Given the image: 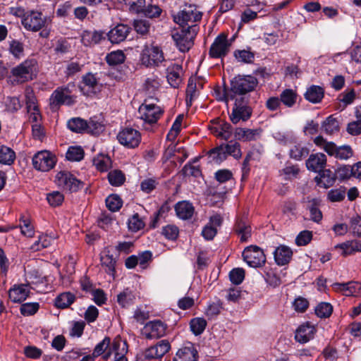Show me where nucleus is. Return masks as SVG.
Instances as JSON below:
<instances>
[{
    "label": "nucleus",
    "mask_w": 361,
    "mask_h": 361,
    "mask_svg": "<svg viewBox=\"0 0 361 361\" xmlns=\"http://www.w3.org/2000/svg\"><path fill=\"white\" fill-rule=\"evenodd\" d=\"M258 84L257 79L252 75H237L230 82V97L240 101L250 99V93Z\"/></svg>",
    "instance_id": "nucleus-1"
},
{
    "label": "nucleus",
    "mask_w": 361,
    "mask_h": 361,
    "mask_svg": "<svg viewBox=\"0 0 361 361\" xmlns=\"http://www.w3.org/2000/svg\"><path fill=\"white\" fill-rule=\"evenodd\" d=\"M314 143L323 149L329 156L334 157L340 160H348L354 154L353 150L350 145H344L338 147L333 142L326 141L321 135L314 138Z\"/></svg>",
    "instance_id": "nucleus-2"
},
{
    "label": "nucleus",
    "mask_w": 361,
    "mask_h": 361,
    "mask_svg": "<svg viewBox=\"0 0 361 361\" xmlns=\"http://www.w3.org/2000/svg\"><path fill=\"white\" fill-rule=\"evenodd\" d=\"M37 63L35 59H27L14 67L11 74L18 83H24L33 80L37 72Z\"/></svg>",
    "instance_id": "nucleus-3"
},
{
    "label": "nucleus",
    "mask_w": 361,
    "mask_h": 361,
    "mask_svg": "<svg viewBox=\"0 0 361 361\" xmlns=\"http://www.w3.org/2000/svg\"><path fill=\"white\" fill-rule=\"evenodd\" d=\"M197 30V25H191L187 28L183 27L180 31H176L172 35V38L180 51H188L192 47Z\"/></svg>",
    "instance_id": "nucleus-4"
},
{
    "label": "nucleus",
    "mask_w": 361,
    "mask_h": 361,
    "mask_svg": "<svg viewBox=\"0 0 361 361\" xmlns=\"http://www.w3.org/2000/svg\"><path fill=\"white\" fill-rule=\"evenodd\" d=\"M243 260L253 268L261 267L266 262V256L262 249L257 245H250L243 252Z\"/></svg>",
    "instance_id": "nucleus-5"
},
{
    "label": "nucleus",
    "mask_w": 361,
    "mask_h": 361,
    "mask_svg": "<svg viewBox=\"0 0 361 361\" xmlns=\"http://www.w3.org/2000/svg\"><path fill=\"white\" fill-rule=\"evenodd\" d=\"M234 102L232 112L230 115V119L233 124H237L239 121H247L252 115V109L248 105L250 99L240 101L238 99H231Z\"/></svg>",
    "instance_id": "nucleus-6"
},
{
    "label": "nucleus",
    "mask_w": 361,
    "mask_h": 361,
    "mask_svg": "<svg viewBox=\"0 0 361 361\" xmlns=\"http://www.w3.org/2000/svg\"><path fill=\"white\" fill-rule=\"evenodd\" d=\"M56 164V157L49 151L43 150L36 153L32 157L33 167L40 171H49Z\"/></svg>",
    "instance_id": "nucleus-7"
},
{
    "label": "nucleus",
    "mask_w": 361,
    "mask_h": 361,
    "mask_svg": "<svg viewBox=\"0 0 361 361\" xmlns=\"http://www.w3.org/2000/svg\"><path fill=\"white\" fill-rule=\"evenodd\" d=\"M202 13L197 10L195 5H188L179 11L176 15L173 16V20L179 24L181 27L187 25L189 22L195 23L200 20L202 18Z\"/></svg>",
    "instance_id": "nucleus-8"
},
{
    "label": "nucleus",
    "mask_w": 361,
    "mask_h": 361,
    "mask_svg": "<svg viewBox=\"0 0 361 361\" xmlns=\"http://www.w3.org/2000/svg\"><path fill=\"white\" fill-rule=\"evenodd\" d=\"M167 325L159 319L149 321L141 330L142 336L148 340L157 339L166 334Z\"/></svg>",
    "instance_id": "nucleus-9"
},
{
    "label": "nucleus",
    "mask_w": 361,
    "mask_h": 361,
    "mask_svg": "<svg viewBox=\"0 0 361 361\" xmlns=\"http://www.w3.org/2000/svg\"><path fill=\"white\" fill-rule=\"evenodd\" d=\"M227 37V35L223 32L215 38L209 51L211 58H224L228 54L231 43L228 42Z\"/></svg>",
    "instance_id": "nucleus-10"
},
{
    "label": "nucleus",
    "mask_w": 361,
    "mask_h": 361,
    "mask_svg": "<svg viewBox=\"0 0 361 361\" xmlns=\"http://www.w3.org/2000/svg\"><path fill=\"white\" fill-rule=\"evenodd\" d=\"M141 61L146 66H158L164 61L163 51L157 46L146 47L142 50Z\"/></svg>",
    "instance_id": "nucleus-11"
},
{
    "label": "nucleus",
    "mask_w": 361,
    "mask_h": 361,
    "mask_svg": "<svg viewBox=\"0 0 361 361\" xmlns=\"http://www.w3.org/2000/svg\"><path fill=\"white\" fill-rule=\"evenodd\" d=\"M171 350V343L168 340L163 339L146 348L142 353L137 354L139 356H143L147 360L161 358Z\"/></svg>",
    "instance_id": "nucleus-12"
},
{
    "label": "nucleus",
    "mask_w": 361,
    "mask_h": 361,
    "mask_svg": "<svg viewBox=\"0 0 361 361\" xmlns=\"http://www.w3.org/2000/svg\"><path fill=\"white\" fill-rule=\"evenodd\" d=\"M117 139L122 145L128 148H135L141 141V135L140 132L134 128H125L118 133Z\"/></svg>",
    "instance_id": "nucleus-13"
},
{
    "label": "nucleus",
    "mask_w": 361,
    "mask_h": 361,
    "mask_svg": "<svg viewBox=\"0 0 361 361\" xmlns=\"http://www.w3.org/2000/svg\"><path fill=\"white\" fill-rule=\"evenodd\" d=\"M138 114L141 119L151 124L159 120L163 111L160 106L154 104H147V101L145 100V102L139 107Z\"/></svg>",
    "instance_id": "nucleus-14"
},
{
    "label": "nucleus",
    "mask_w": 361,
    "mask_h": 361,
    "mask_svg": "<svg viewBox=\"0 0 361 361\" xmlns=\"http://www.w3.org/2000/svg\"><path fill=\"white\" fill-rule=\"evenodd\" d=\"M57 184L70 192H76L83 187V183L68 171H60L56 176Z\"/></svg>",
    "instance_id": "nucleus-15"
},
{
    "label": "nucleus",
    "mask_w": 361,
    "mask_h": 361,
    "mask_svg": "<svg viewBox=\"0 0 361 361\" xmlns=\"http://www.w3.org/2000/svg\"><path fill=\"white\" fill-rule=\"evenodd\" d=\"M46 23V19L42 18V14L38 11H31L25 15L22 20V24L27 30L37 32L41 30Z\"/></svg>",
    "instance_id": "nucleus-16"
},
{
    "label": "nucleus",
    "mask_w": 361,
    "mask_h": 361,
    "mask_svg": "<svg viewBox=\"0 0 361 361\" xmlns=\"http://www.w3.org/2000/svg\"><path fill=\"white\" fill-rule=\"evenodd\" d=\"M209 129L214 135L224 140H228L233 134L231 125L220 118L213 120Z\"/></svg>",
    "instance_id": "nucleus-17"
},
{
    "label": "nucleus",
    "mask_w": 361,
    "mask_h": 361,
    "mask_svg": "<svg viewBox=\"0 0 361 361\" xmlns=\"http://www.w3.org/2000/svg\"><path fill=\"white\" fill-rule=\"evenodd\" d=\"M50 106L52 108L66 104L71 105L74 101L70 95L68 87H58L56 89L50 97Z\"/></svg>",
    "instance_id": "nucleus-18"
},
{
    "label": "nucleus",
    "mask_w": 361,
    "mask_h": 361,
    "mask_svg": "<svg viewBox=\"0 0 361 361\" xmlns=\"http://www.w3.org/2000/svg\"><path fill=\"white\" fill-rule=\"evenodd\" d=\"M197 350L191 343L179 348L174 357V361H197Z\"/></svg>",
    "instance_id": "nucleus-19"
},
{
    "label": "nucleus",
    "mask_w": 361,
    "mask_h": 361,
    "mask_svg": "<svg viewBox=\"0 0 361 361\" xmlns=\"http://www.w3.org/2000/svg\"><path fill=\"white\" fill-rule=\"evenodd\" d=\"M326 157L323 153L312 154L306 161L308 170L320 173L326 166Z\"/></svg>",
    "instance_id": "nucleus-20"
},
{
    "label": "nucleus",
    "mask_w": 361,
    "mask_h": 361,
    "mask_svg": "<svg viewBox=\"0 0 361 361\" xmlns=\"http://www.w3.org/2000/svg\"><path fill=\"white\" fill-rule=\"evenodd\" d=\"M100 261L102 267L104 269L105 271L111 276H114L117 257L114 256L109 250L105 249L101 254Z\"/></svg>",
    "instance_id": "nucleus-21"
},
{
    "label": "nucleus",
    "mask_w": 361,
    "mask_h": 361,
    "mask_svg": "<svg viewBox=\"0 0 361 361\" xmlns=\"http://www.w3.org/2000/svg\"><path fill=\"white\" fill-rule=\"evenodd\" d=\"M314 333V326L309 323H306L300 325L297 329L295 338L300 343H305L313 338Z\"/></svg>",
    "instance_id": "nucleus-22"
},
{
    "label": "nucleus",
    "mask_w": 361,
    "mask_h": 361,
    "mask_svg": "<svg viewBox=\"0 0 361 361\" xmlns=\"http://www.w3.org/2000/svg\"><path fill=\"white\" fill-rule=\"evenodd\" d=\"M273 254L276 263L279 266H283L290 262L293 251L289 247L281 245L275 249Z\"/></svg>",
    "instance_id": "nucleus-23"
},
{
    "label": "nucleus",
    "mask_w": 361,
    "mask_h": 361,
    "mask_svg": "<svg viewBox=\"0 0 361 361\" xmlns=\"http://www.w3.org/2000/svg\"><path fill=\"white\" fill-rule=\"evenodd\" d=\"M130 28L126 25L119 24L111 29L107 36L109 41L113 44H118L123 42L130 32Z\"/></svg>",
    "instance_id": "nucleus-24"
},
{
    "label": "nucleus",
    "mask_w": 361,
    "mask_h": 361,
    "mask_svg": "<svg viewBox=\"0 0 361 361\" xmlns=\"http://www.w3.org/2000/svg\"><path fill=\"white\" fill-rule=\"evenodd\" d=\"M261 133V129L237 128L235 130L234 135L235 137L240 141L250 142L258 139Z\"/></svg>",
    "instance_id": "nucleus-25"
},
{
    "label": "nucleus",
    "mask_w": 361,
    "mask_h": 361,
    "mask_svg": "<svg viewBox=\"0 0 361 361\" xmlns=\"http://www.w3.org/2000/svg\"><path fill=\"white\" fill-rule=\"evenodd\" d=\"M29 293L27 284L14 285L9 290L8 296L13 302L20 303L26 300Z\"/></svg>",
    "instance_id": "nucleus-26"
},
{
    "label": "nucleus",
    "mask_w": 361,
    "mask_h": 361,
    "mask_svg": "<svg viewBox=\"0 0 361 361\" xmlns=\"http://www.w3.org/2000/svg\"><path fill=\"white\" fill-rule=\"evenodd\" d=\"M183 68L180 65L173 64L167 68V80L170 85L174 88L178 87L182 82L181 75Z\"/></svg>",
    "instance_id": "nucleus-27"
},
{
    "label": "nucleus",
    "mask_w": 361,
    "mask_h": 361,
    "mask_svg": "<svg viewBox=\"0 0 361 361\" xmlns=\"http://www.w3.org/2000/svg\"><path fill=\"white\" fill-rule=\"evenodd\" d=\"M105 39V34L102 31L85 30L81 36L82 43L87 47H90L99 43Z\"/></svg>",
    "instance_id": "nucleus-28"
},
{
    "label": "nucleus",
    "mask_w": 361,
    "mask_h": 361,
    "mask_svg": "<svg viewBox=\"0 0 361 361\" xmlns=\"http://www.w3.org/2000/svg\"><path fill=\"white\" fill-rule=\"evenodd\" d=\"M175 211L178 218L187 220L192 218L195 212V208L188 201H180L176 204Z\"/></svg>",
    "instance_id": "nucleus-29"
},
{
    "label": "nucleus",
    "mask_w": 361,
    "mask_h": 361,
    "mask_svg": "<svg viewBox=\"0 0 361 361\" xmlns=\"http://www.w3.org/2000/svg\"><path fill=\"white\" fill-rule=\"evenodd\" d=\"M80 89L87 95L95 94L98 89V82L95 75L88 73L82 77Z\"/></svg>",
    "instance_id": "nucleus-30"
},
{
    "label": "nucleus",
    "mask_w": 361,
    "mask_h": 361,
    "mask_svg": "<svg viewBox=\"0 0 361 361\" xmlns=\"http://www.w3.org/2000/svg\"><path fill=\"white\" fill-rule=\"evenodd\" d=\"M106 351V354L104 355L105 360L110 357L111 354L114 352L112 348V343L111 344V339L109 337H105L100 343H99L94 348L92 357H98Z\"/></svg>",
    "instance_id": "nucleus-31"
},
{
    "label": "nucleus",
    "mask_w": 361,
    "mask_h": 361,
    "mask_svg": "<svg viewBox=\"0 0 361 361\" xmlns=\"http://www.w3.org/2000/svg\"><path fill=\"white\" fill-rule=\"evenodd\" d=\"M336 172L334 173L330 169L322 170L319 173V178L316 177L317 184L324 188L332 186L336 179Z\"/></svg>",
    "instance_id": "nucleus-32"
},
{
    "label": "nucleus",
    "mask_w": 361,
    "mask_h": 361,
    "mask_svg": "<svg viewBox=\"0 0 361 361\" xmlns=\"http://www.w3.org/2000/svg\"><path fill=\"white\" fill-rule=\"evenodd\" d=\"M202 87V85L197 78H190L186 89L187 105H191L192 101L198 96V88Z\"/></svg>",
    "instance_id": "nucleus-33"
},
{
    "label": "nucleus",
    "mask_w": 361,
    "mask_h": 361,
    "mask_svg": "<svg viewBox=\"0 0 361 361\" xmlns=\"http://www.w3.org/2000/svg\"><path fill=\"white\" fill-rule=\"evenodd\" d=\"M324 97V90L317 85H312L307 89L305 94V97L307 100L312 103H319L321 102Z\"/></svg>",
    "instance_id": "nucleus-34"
},
{
    "label": "nucleus",
    "mask_w": 361,
    "mask_h": 361,
    "mask_svg": "<svg viewBox=\"0 0 361 361\" xmlns=\"http://www.w3.org/2000/svg\"><path fill=\"white\" fill-rule=\"evenodd\" d=\"M336 248L341 249L343 250V255L344 256L352 255L355 252H361V241H347L337 245Z\"/></svg>",
    "instance_id": "nucleus-35"
},
{
    "label": "nucleus",
    "mask_w": 361,
    "mask_h": 361,
    "mask_svg": "<svg viewBox=\"0 0 361 361\" xmlns=\"http://www.w3.org/2000/svg\"><path fill=\"white\" fill-rule=\"evenodd\" d=\"M135 300V293L129 288H126L117 295V302L122 307H128Z\"/></svg>",
    "instance_id": "nucleus-36"
},
{
    "label": "nucleus",
    "mask_w": 361,
    "mask_h": 361,
    "mask_svg": "<svg viewBox=\"0 0 361 361\" xmlns=\"http://www.w3.org/2000/svg\"><path fill=\"white\" fill-rule=\"evenodd\" d=\"M75 296L71 292H65L59 295L55 299V305L59 308H66L75 301Z\"/></svg>",
    "instance_id": "nucleus-37"
},
{
    "label": "nucleus",
    "mask_w": 361,
    "mask_h": 361,
    "mask_svg": "<svg viewBox=\"0 0 361 361\" xmlns=\"http://www.w3.org/2000/svg\"><path fill=\"white\" fill-rule=\"evenodd\" d=\"M235 231L239 235L241 242H246L251 236V228L244 221L239 220L237 221Z\"/></svg>",
    "instance_id": "nucleus-38"
},
{
    "label": "nucleus",
    "mask_w": 361,
    "mask_h": 361,
    "mask_svg": "<svg viewBox=\"0 0 361 361\" xmlns=\"http://www.w3.org/2000/svg\"><path fill=\"white\" fill-rule=\"evenodd\" d=\"M226 156H232L235 159H239L242 156L240 145L237 142L230 141L227 144L221 145Z\"/></svg>",
    "instance_id": "nucleus-39"
},
{
    "label": "nucleus",
    "mask_w": 361,
    "mask_h": 361,
    "mask_svg": "<svg viewBox=\"0 0 361 361\" xmlns=\"http://www.w3.org/2000/svg\"><path fill=\"white\" fill-rule=\"evenodd\" d=\"M16 159V154L13 149L6 146H0V163L5 165H11Z\"/></svg>",
    "instance_id": "nucleus-40"
},
{
    "label": "nucleus",
    "mask_w": 361,
    "mask_h": 361,
    "mask_svg": "<svg viewBox=\"0 0 361 361\" xmlns=\"http://www.w3.org/2000/svg\"><path fill=\"white\" fill-rule=\"evenodd\" d=\"M319 206V201L317 199H312L309 202L307 207L310 214V219L316 223H319L322 219V213Z\"/></svg>",
    "instance_id": "nucleus-41"
},
{
    "label": "nucleus",
    "mask_w": 361,
    "mask_h": 361,
    "mask_svg": "<svg viewBox=\"0 0 361 361\" xmlns=\"http://www.w3.org/2000/svg\"><path fill=\"white\" fill-rule=\"evenodd\" d=\"M322 130L327 135H333L339 130L338 121L330 116L322 123Z\"/></svg>",
    "instance_id": "nucleus-42"
},
{
    "label": "nucleus",
    "mask_w": 361,
    "mask_h": 361,
    "mask_svg": "<svg viewBox=\"0 0 361 361\" xmlns=\"http://www.w3.org/2000/svg\"><path fill=\"white\" fill-rule=\"evenodd\" d=\"M279 99L286 106L290 108L296 102L297 94L291 89H286L281 93Z\"/></svg>",
    "instance_id": "nucleus-43"
},
{
    "label": "nucleus",
    "mask_w": 361,
    "mask_h": 361,
    "mask_svg": "<svg viewBox=\"0 0 361 361\" xmlns=\"http://www.w3.org/2000/svg\"><path fill=\"white\" fill-rule=\"evenodd\" d=\"M206 326L207 321L203 318L196 317L190 320V327L195 336L202 334Z\"/></svg>",
    "instance_id": "nucleus-44"
},
{
    "label": "nucleus",
    "mask_w": 361,
    "mask_h": 361,
    "mask_svg": "<svg viewBox=\"0 0 361 361\" xmlns=\"http://www.w3.org/2000/svg\"><path fill=\"white\" fill-rule=\"evenodd\" d=\"M66 157L69 161H79L84 157V151L80 146H71L68 149Z\"/></svg>",
    "instance_id": "nucleus-45"
},
{
    "label": "nucleus",
    "mask_w": 361,
    "mask_h": 361,
    "mask_svg": "<svg viewBox=\"0 0 361 361\" xmlns=\"http://www.w3.org/2000/svg\"><path fill=\"white\" fill-rule=\"evenodd\" d=\"M355 99V92L353 89L346 90L339 94L338 99L340 106L344 109L348 105L351 104Z\"/></svg>",
    "instance_id": "nucleus-46"
},
{
    "label": "nucleus",
    "mask_w": 361,
    "mask_h": 361,
    "mask_svg": "<svg viewBox=\"0 0 361 361\" xmlns=\"http://www.w3.org/2000/svg\"><path fill=\"white\" fill-rule=\"evenodd\" d=\"M108 180L113 186H121L125 182V175L120 170H114L108 173Z\"/></svg>",
    "instance_id": "nucleus-47"
},
{
    "label": "nucleus",
    "mask_w": 361,
    "mask_h": 361,
    "mask_svg": "<svg viewBox=\"0 0 361 361\" xmlns=\"http://www.w3.org/2000/svg\"><path fill=\"white\" fill-rule=\"evenodd\" d=\"M67 125L71 131L81 133L83 130H86L87 123L80 118H74L69 120Z\"/></svg>",
    "instance_id": "nucleus-48"
},
{
    "label": "nucleus",
    "mask_w": 361,
    "mask_h": 361,
    "mask_svg": "<svg viewBox=\"0 0 361 361\" xmlns=\"http://www.w3.org/2000/svg\"><path fill=\"white\" fill-rule=\"evenodd\" d=\"M126 56L123 51L118 50L108 54L106 56L107 63L111 66H115L123 63L125 61Z\"/></svg>",
    "instance_id": "nucleus-49"
},
{
    "label": "nucleus",
    "mask_w": 361,
    "mask_h": 361,
    "mask_svg": "<svg viewBox=\"0 0 361 361\" xmlns=\"http://www.w3.org/2000/svg\"><path fill=\"white\" fill-rule=\"evenodd\" d=\"M214 94L218 101L224 102L226 104H228L229 101H231V98L230 97V87H226V85L223 87L216 86L214 89Z\"/></svg>",
    "instance_id": "nucleus-50"
},
{
    "label": "nucleus",
    "mask_w": 361,
    "mask_h": 361,
    "mask_svg": "<svg viewBox=\"0 0 361 361\" xmlns=\"http://www.w3.org/2000/svg\"><path fill=\"white\" fill-rule=\"evenodd\" d=\"M106 205L110 211L117 212L121 208L123 201L118 195H110L106 199Z\"/></svg>",
    "instance_id": "nucleus-51"
},
{
    "label": "nucleus",
    "mask_w": 361,
    "mask_h": 361,
    "mask_svg": "<svg viewBox=\"0 0 361 361\" xmlns=\"http://www.w3.org/2000/svg\"><path fill=\"white\" fill-rule=\"evenodd\" d=\"M333 311L332 305L329 302H320L315 307V314L320 318H327L330 317Z\"/></svg>",
    "instance_id": "nucleus-52"
},
{
    "label": "nucleus",
    "mask_w": 361,
    "mask_h": 361,
    "mask_svg": "<svg viewBox=\"0 0 361 361\" xmlns=\"http://www.w3.org/2000/svg\"><path fill=\"white\" fill-rule=\"evenodd\" d=\"M20 225L15 227H19L23 235L27 237H32L34 235V228L31 225L30 219H25L24 216H22L20 218Z\"/></svg>",
    "instance_id": "nucleus-53"
},
{
    "label": "nucleus",
    "mask_w": 361,
    "mask_h": 361,
    "mask_svg": "<svg viewBox=\"0 0 361 361\" xmlns=\"http://www.w3.org/2000/svg\"><path fill=\"white\" fill-rule=\"evenodd\" d=\"M183 120V114H179L176 117L175 121L173 122V123L172 125V127H171L170 131L167 134L166 137L169 140H173L177 137V135H178V133L180 131V128H181Z\"/></svg>",
    "instance_id": "nucleus-54"
},
{
    "label": "nucleus",
    "mask_w": 361,
    "mask_h": 361,
    "mask_svg": "<svg viewBox=\"0 0 361 361\" xmlns=\"http://www.w3.org/2000/svg\"><path fill=\"white\" fill-rule=\"evenodd\" d=\"M337 179L344 180L353 176V167L350 165H341L335 171Z\"/></svg>",
    "instance_id": "nucleus-55"
},
{
    "label": "nucleus",
    "mask_w": 361,
    "mask_h": 361,
    "mask_svg": "<svg viewBox=\"0 0 361 361\" xmlns=\"http://www.w3.org/2000/svg\"><path fill=\"white\" fill-rule=\"evenodd\" d=\"M94 165L101 171H106L111 166V160L107 156H99L94 159Z\"/></svg>",
    "instance_id": "nucleus-56"
},
{
    "label": "nucleus",
    "mask_w": 361,
    "mask_h": 361,
    "mask_svg": "<svg viewBox=\"0 0 361 361\" xmlns=\"http://www.w3.org/2000/svg\"><path fill=\"white\" fill-rule=\"evenodd\" d=\"M333 286L336 291L343 293L345 296L353 295L354 281H349L348 283H335Z\"/></svg>",
    "instance_id": "nucleus-57"
},
{
    "label": "nucleus",
    "mask_w": 361,
    "mask_h": 361,
    "mask_svg": "<svg viewBox=\"0 0 361 361\" xmlns=\"http://www.w3.org/2000/svg\"><path fill=\"white\" fill-rule=\"evenodd\" d=\"M128 228L133 231L136 232L145 226V222L140 217L138 214H135L132 216L131 218L128 219Z\"/></svg>",
    "instance_id": "nucleus-58"
},
{
    "label": "nucleus",
    "mask_w": 361,
    "mask_h": 361,
    "mask_svg": "<svg viewBox=\"0 0 361 361\" xmlns=\"http://www.w3.org/2000/svg\"><path fill=\"white\" fill-rule=\"evenodd\" d=\"M222 309V304L220 302H214L207 306L204 313L208 319H211L217 317Z\"/></svg>",
    "instance_id": "nucleus-59"
},
{
    "label": "nucleus",
    "mask_w": 361,
    "mask_h": 361,
    "mask_svg": "<svg viewBox=\"0 0 361 361\" xmlns=\"http://www.w3.org/2000/svg\"><path fill=\"white\" fill-rule=\"evenodd\" d=\"M121 344L124 346L126 343L122 342L120 339L116 338L112 342L113 353H114V361H127V359L123 354V352L125 351L124 348H123L121 353L118 352V349Z\"/></svg>",
    "instance_id": "nucleus-60"
},
{
    "label": "nucleus",
    "mask_w": 361,
    "mask_h": 361,
    "mask_svg": "<svg viewBox=\"0 0 361 361\" xmlns=\"http://www.w3.org/2000/svg\"><path fill=\"white\" fill-rule=\"evenodd\" d=\"M47 200L51 207H58L63 203L64 196L59 191H54L47 194Z\"/></svg>",
    "instance_id": "nucleus-61"
},
{
    "label": "nucleus",
    "mask_w": 361,
    "mask_h": 361,
    "mask_svg": "<svg viewBox=\"0 0 361 361\" xmlns=\"http://www.w3.org/2000/svg\"><path fill=\"white\" fill-rule=\"evenodd\" d=\"M209 157L212 158L213 161L217 164H220L227 158V156L221 145L210 150Z\"/></svg>",
    "instance_id": "nucleus-62"
},
{
    "label": "nucleus",
    "mask_w": 361,
    "mask_h": 361,
    "mask_svg": "<svg viewBox=\"0 0 361 361\" xmlns=\"http://www.w3.org/2000/svg\"><path fill=\"white\" fill-rule=\"evenodd\" d=\"M309 153L307 148L300 145H295L290 150V156L295 160H300Z\"/></svg>",
    "instance_id": "nucleus-63"
},
{
    "label": "nucleus",
    "mask_w": 361,
    "mask_h": 361,
    "mask_svg": "<svg viewBox=\"0 0 361 361\" xmlns=\"http://www.w3.org/2000/svg\"><path fill=\"white\" fill-rule=\"evenodd\" d=\"M231 281L236 285L240 284L245 278V271L242 268H235L230 271Z\"/></svg>",
    "instance_id": "nucleus-64"
}]
</instances>
